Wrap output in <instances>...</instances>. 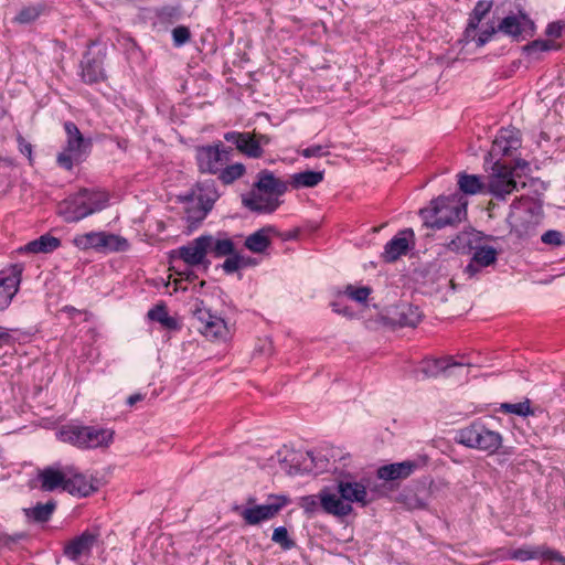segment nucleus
<instances>
[{"label": "nucleus", "instance_id": "f257e3e1", "mask_svg": "<svg viewBox=\"0 0 565 565\" xmlns=\"http://www.w3.org/2000/svg\"><path fill=\"white\" fill-rule=\"evenodd\" d=\"M427 227L441 230L461 222L467 215V200L461 194L440 196L431 202V206L420 210Z\"/></svg>", "mask_w": 565, "mask_h": 565}, {"label": "nucleus", "instance_id": "f03ea898", "mask_svg": "<svg viewBox=\"0 0 565 565\" xmlns=\"http://www.w3.org/2000/svg\"><path fill=\"white\" fill-rule=\"evenodd\" d=\"M107 203L108 194L106 192L84 189L61 202L58 213L65 222L74 223L104 210Z\"/></svg>", "mask_w": 565, "mask_h": 565}, {"label": "nucleus", "instance_id": "7ed1b4c3", "mask_svg": "<svg viewBox=\"0 0 565 565\" xmlns=\"http://www.w3.org/2000/svg\"><path fill=\"white\" fill-rule=\"evenodd\" d=\"M456 440L466 447L494 454L502 445V436L495 430H491L480 422H473L469 426L461 428Z\"/></svg>", "mask_w": 565, "mask_h": 565}, {"label": "nucleus", "instance_id": "20e7f679", "mask_svg": "<svg viewBox=\"0 0 565 565\" xmlns=\"http://www.w3.org/2000/svg\"><path fill=\"white\" fill-rule=\"evenodd\" d=\"M64 129L66 142L63 150L57 154L56 162L61 168L71 171L75 164L85 159L90 141L83 137L78 127L72 121L64 122Z\"/></svg>", "mask_w": 565, "mask_h": 565}, {"label": "nucleus", "instance_id": "39448f33", "mask_svg": "<svg viewBox=\"0 0 565 565\" xmlns=\"http://www.w3.org/2000/svg\"><path fill=\"white\" fill-rule=\"evenodd\" d=\"M511 232L520 238L531 235L539 224L537 207L530 198H521L511 205L507 218Z\"/></svg>", "mask_w": 565, "mask_h": 565}, {"label": "nucleus", "instance_id": "423d86ee", "mask_svg": "<svg viewBox=\"0 0 565 565\" xmlns=\"http://www.w3.org/2000/svg\"><path fill=\"white\" fill-rule=\"evenodd\" d=\"M525 186V182L515 179L514 170L497 161L493 172L489 175L486 184L487 192L497 199H505L507 195Z\"/></svg>", "mask_w": 565, "mask_h": 565}, {"label": "nucleus", "instance_id": "0eeeda50", "mask_svg": "<svg viewBox=\"0 0 565 565\" xmlns=\"http://www.w3.org/2000/svg\"><path fill=\"white\" fill-rule=\"evenodd\" d=\"M233 149L222 142L196 149V161L201 172L215 174L231 160Z\"/></svg>", "mask_w": 565, "mask_h": 565}, {"label": "nucleus", "instance_id": "6e6552de", "mask_svg": "<svg viewBox=\"0 0 565 565\" xmlns=\"http://www.w3.org/2000/svg\"><path fill=\"white\" fill-rule=\"evenodd\" d=\"M194 320L198 331L206 339L225 341L230 337V329L225 320L213 315L210 309L196 308Z\"/></svg>", "mask_w": 565, "mask_h": 565}, {"label": "nucleus", "instance_id": "1a4fd4ad", "mask_svg": "<svg viewBox=\"0 0 565 565\" xmlns=\"http://www.w3.org/2000/svg\"><path fill=\"white\" fill-rule=\"evenodd\" d=\"M288 502L289 500L285 495H270L267 503L242 510L241 516L246 524L256 525L275 518Z\"/></svg>", "mask_w": 565, "mask_h": 565}, {"label": "nucleus", "instance_id": "9d476101", "mask_svg": "<svg viewBox=\"0 0 565 565\" xmlns=\"http://www.w3.org/2000/svg\"><path fill=\"white\" fill-rule=\"evenodd\" d=\"M210 238H205L201 235L190 242L188 245L179 247L174 253L178 254L179 258L182 259L189 266L204 265L205 269L210 266V262L206 260L209 254V245L206 243Z\"/></svg>", "mask_w": 565, "mask_h": 565}, {"label": "nucleus", "instance_id": "9b49d317", "mask_svg": "<svg viewBox=\"0 0 565 565\" xmlns=\"http://www.w3.org/2000/svg\"><path fill=\"white\" fill-rule=\"evenodd\" d=\"M287 190L288 183L275 177V174L267 169L260 170L257 173L256 181L250 189L252 192H265L277 200H280V196H282Z\"/></svg>", "mask_w": 565, "mask_h": 565}, {"label": "nucleus", "instance_id": "f8f14e48", "mask_svg": "<svg viewBox=\"0 0 565 565\" xmlns=\"http://www.w3.org/2000/svg\"><path fill=\"white\" fill-rule=\"evenodd\" d=\"M520 146V131L513 127L502 128L492 142L489 156L492 158L508 156L511 151L519 149Z\"/></svg>", "mask_w": 565, "mask_h": 565}, {"label": "nucleus", "instance_id": "ddd939ff", "mask_svg": "<svg viewBox=\"0 0 565 565\" xmlns=\"http://www.w3.org/2000/svg\"><path fill=\"white\" fill-rule=\"evenodd\" d=\"M414 241V231L412 228H405L401 231L396 236L388 241L384 250L381 255L384 262L393 263L401 256L405 255Z\"/></svg>", "mask_w": 565, "mask_h": 565}, {"label": "nucleus", "instance_id": "4468645a", "mask_svg": "<svg viewBox=\"0 0 565 565\" xmlns=\"http://www.w3.org/2000/svg\"><path fill=\"white\" fill-rule=\"evenodd\" d=\"M388 322L398 328H414L422 320L418 307L404 302L393 307L387 313Z\"/></svg>", "mask_w": 565, "mask_h": 565}, {"label": "nucleus", "instance_id": "2eb2a0df", "mask_svg": "<svg viewBox=\"0 0 565 565\" xmlns=\"http://www.w3.org/2000/svg\"><path fill=\"white\" fill-rule=\"evenodd\" d=\"M319 502L321 509L330 515L344 518L351 514L353 508L349 502L342 499L337 492H332L330 488L324 487L319 492Z\"/></svg>", "mask_w": 565, "mask_h": 565}, {"label": "nucleus", "instance_id": "dca6fc26", "mask_svg": "<svg viewBox=\"0 0 565 565\" xmlns=\"http://www.w3.org/2000/svg\"><path fill=\"white\" fill-rule=\"evenodd\" d=\"M22 273L23 265L14 264L10 267L9 274L0 278V311L4 310L17 295Z\"/></svg>", "mask_w": 565, "mask_h": 565}, {"label": "nucleus", "instance_id": "f3484780", "mask_svg": "<svg viewBox=\"0 0 565 565\" xmlns=\"http://www.w3.org/2000/svg\"><path fill=\"white\" fill-rule=\"evenodd\" d=\"M472 250L471 259L463 269L468 278H475L482 268L493 265L498 258V252L492 246H477Z\"/></svg>", "mask_w": 565, "mask_h": 565}, {"label": "nucleus", "instance_id": "a211bd4d", "mask_svg": "<svg viewBox=\"0 0 565 565\" xmlns=\"http://www.w3.org/2000/svg\"><path fill=\"white\" fill-rule=\"evenodd\" d=\"M281 203V200H277L265 192L256 193L249 191L242 195V204L249 211L258 214H271Z\"/></svg>", "mask_w": 565, "mask_h": 565}, {"label": "nucleus", "instance_id": "6ab92c4d", "mask_svg": "<svg viewBox=\"0 0 565 565\" xmlns=\"http://www.w3.org/2000/svg\"><path fill=\"white\" fill-rule=\"evenodd\" d=\"M337 491L351 505L352 503H359L361 507H365L374 499L369 498L366 486L358 481L339 480Z\"/></svg>", "mask_w": 565, "mask_h": 565}, {"label": "nucleus", "instance_id": "aec40b11", "mask_svg": "<svg viewBox=\"0 0 565 565\" xmlns=\"http://www.w3.org/2000/svg\"><path fill=\"white\" fill-rule=\"evenodd\" d=\"M224 139L236 146L237 150L249 158H260L264 154L263 148H259L255 134L228 131Z\"/></svg>", "mask_w": 565, "mask_h": 565}, {"label": "nucleus", "instance_id": "412c9836", "mask_svg": "<svg viewBox=\"0 0 565 565\" xmlns=\"http://www.w3.org/2000/svg\"><path fill=\"white\" fill-rule=\"evenodd\" d=\"M97 540L98 533L85 531L64 546V555L72 561H77L81 556L89 555Z\"/></svg>", "mask_w": 565, "mask_h": 565}, {"label": "nucleus", "instance_id": "4be33fe9", "mask_svg": "<svg viewBox=\"0 0 565 565\" xmlns=\"http://www.w3.org/2000/svg\"><path fill=\"white\" fill-rule=\"evenodd\" d=\"M558 556V551L550 548L545 545L540 546H522L515 550H511L507 554V558L515 561H529V559H544L548 562H555Z\"/></svg>", "mask_w": 565, "mask_h": 565}, {"label": "nucleus", "instance_id": "5701e85b", "mask_svg": "<svg viewBox=\"0 0 565 565\" xmlns=\"http://www.w3.org/2000/svg\"><path fill=\"white\" fill-rule=\"evenodd\" d=\"M418 467V462L414 460L394 462L380 467L376 471V476L384 481L403 480L413 475Z\"/></svg>", "mask_w": 565, "mask_h": 565}, {"label": "nucleus", "instance_id": "b1692460", "mask_svg": "<svg viewBox=\"0 0 565 565\" xmlns=\"http://www.w3.org/2000/svg\"><path fill=\"white\" fill-rule=\"evenodd\" d=\"M67 470H70L71 473L66 477L64 491L73 495L87 497L97 490L93 481L81 473L74 466H67Z\"/></svg>", "mask_w": 565, "mask_h": 565}, {"label": "nucleus", "instance_id": "393cba45", "mask_svg": "<svg viewBox=\"0 0 565 565\" xmlns=\"http://www.w3.org/2000/svg\"><path fill=\"white\" fill-rule=\"evenodd\" d=\"M67 466L64 467H46L39 473L41 481V488L44 491H53L57 488H62L66 484V477L70 475Z\"/></svg>", "mask_w": 565, "mask_h": 565}, {"label": "nucleus", "instance_id": "a878e982", "mask_svg": "<svg viewBox=\"0 0 565 565\" xmlns=\"http://www.w3.org/2000/svg\"><path fill=\"white\" fill-rule=\"evenodd\" d=\"M82 78L85 83L94 84L105 78L103 60L98 56L84 55L82 63Z\"/></svg>", "mask_w": 565, "mask_h": 565}, {"label": "nucleus", "instance_id": "bb28decb", "mask_svg": "<svg viewBox=\"0 0 565 565\" xmlns=\"http://www.w3.org/2000/svg\"><path fill=\"white\" fill-rule=\"evenodd\" d=\"M114 439V430L96 426H85V449L108 447Z\"/></svg>", "mask_w": 565, "mask_h": 565}, {"label": "nucleus", "instance_id": "cd10ccee", "mask_svg": "<svg viewBox=\"0 0 565 565\" xmlns=\"http://www.w3.org/2000/svg\"><path fill=\"white\" fill-rule=\"evenodd\" d=\"M57 438L63 443L85 449V426L75 424L64 425L57 431Z\"/></svg>", "mask_w": 565, "mask_h": 565}, {"label": "nucleus", "instance_id": "c85d7f7f", "mask_svg": "<svg viewBox=\"0 0 565 565\" xmlns=\"http://www.w3.org/2000/svg\"><path fill=\"white\" fill-rule=\"evenodd\" d=\"M276 233L274 226H265L255 233L248 235L245 239V246L253 253H264L270 245L269 234Z\"/></svg>", "mask_w": 565, "mask_h": 565}, {"label": "nucleus", "instance_id": "c756f323", "mask_svg": "<svg viewBox=\"0 0 565 565\" xmlns=\"http://www.w3.org/2000/svg\"><path fill=\"white\" fill-rule=\"evenodd\" d=\"M523 23L533 25V22L527 19L525 13L508 15L498 24V31L512 38H519L523 32Z\"/></svg>", "mask_w": 565, "mask_h": 565}, {"label": "nucleus", "instance_id": "7c9ffc66", "mask_svg": "<svg viewBox=\"0 0 565 565\" xmlns=\"http://www.w3.org/2000/svg\"><path fill=\"white\" fill-rule=\"evenodd\" d=\"M462 363L452 361L451 358L431 359L423 362L419 372L424 377H437L439 374L447 372L454 366H462Z\"/></svg>", "mask_w": 565, "mask_h": 565}, {"label": "nucleus", "instance_id": "2f4dec72", "mask_svg": "<svg viewBox=\"0 0 565 565\" xmlns=\"http://www.w3.org/2000/svg\"><path fill=\"white\" fill-rule=\"evenodd\" d=\"M184 200L186 202L184 218L189 224V230L192 231L206 217L210 211L201 206L192 196H185Z\"/></svg>", "mask_w": 565, "mask_h": 565}, {"label": "nucleus", "instance_id": "473e14b6", "mask_svg": "<svg viewBox=\"0 0 565 565\" xmlns=\"http://www.w3.org/2000/svg\"><path fill=\"white\" fill-rule=\"evenodd\" d=\"M190 196L194 198L201 206L211 211L213 204L218 198V193L213 183L202 182L198 184L196 191H194Z\"/></svg>", "mask_w": 565, "mask_h": 565}, {"label": "nucleus", "instance_id": "72a5a7b5", "mask_svg": "<svg viewBox=\"0 0 565 565\" xmlns=\"http://www.w3.org/2000/svg\"><path fill=\"white\" fill-rule=\"evenodd\" d=\"M205 238H210L206 245H209V253L214 258H222L232 255L235 250L234 242L228 237H214L213 235H204Z\"/></svg>", "mask_w": 565, "mask_h": 565}, {"label": "nucleus", "instance_id": "f704fd0d", "mask_svg": "<svg viewBox=\"0 0 565 565\" xmlns=\"http://www.w3.org/2000/svg\"><path fill=\"white\" fill-rule=\"evenodd\" d=\"M324 178L323 171L307 170L294 173L290 177V185L295 189L313 188L322 182Z\"/></svg>", "mask_w": 565, "mask_h": 565}, {"label": "nucleus", "instance_id": "c9c22d12", "mask_svg": "<svg viewBox=\"0 0 565 565\" xmlns=\"http://www.w3.org/2000/svg\"><path fill=\"white\" fill-rule=\"evenodd\" d=\"M61 245V242L57 237H54L49 234H44L39 238L29 242L21 250L28 253H50L55 250Z\"/></svg>", "mask_w": 565, "mask_h": 565}, {"label": "nucleus", "instance_id": "e433bc0d", "mask_svg": "<svg viewBox=\"0 0 565 565\" xmlns=\"http://www.w3.org/2000/svg\"><path fill=\"white\" fill-rule=\"evenodd\" d=\"M492 8V1H479L475 6L468 25L465 31V36L467 39L473 38L472 33L477 30L479 23L483 20V18L490 12Z\"/></svg>", "mask_w": 565, "mask_h": 565}, {"label": "nucleus", "instance_id": "4c0bfd02", "mask_svg": "<svg viewBox=\"0 0 565 565\" xmlns=\"http://www.w3.org/2000/svg\"><path fill=\"white\" fill-rule=\"evenodd\" d=\"M458 185L462 193L470 195L483 192V189L486 188V184H483L480 177L467 174L465 172L458 174Z\"/></svg>", "mask_w": 565, "mask_h": 565}, {"label": "nucleus", "instance_id": "58836bf2", "mask_svg": "<svg viewBox=\"0 0 565 565\" xmlns=\"http://www.w3.org/2000/svg\"><path fill=\"white\" fill-rule=\"evenodd\" d=\"M128 248L129 243L125 237L103 232L99 252H125Z\"/></svg>", "mask_w": 565, "mask_h": 565}, {"label": "nucleus", "instance_id": "ea45409f", "mask_svg": "<svg viewBox=\"0 0 565 565\" xmlns=\"http://www.w3.org/2000/svg\"><path fill=\"white\" fill-rule=\"evenodd\" d=\"M147 316L150 320L161 323L164 328L169 330H174L178 328L177 320L169 316L163 305L154 306L148 311Z\"/></svg>", "mask_w": 565, "mask_h": 565}, {"label": "nucleus", "instance_id": "a19ab883", "mask_svg": "<svg viewBox=\"0 0 565 565\" xmlns=\"http://www.w3.org/2000/svg\"><path fill=\"white\" fill-rule=\"evenodd\" d=\"M56 508V503L54 501H49L46 503H38L32 509H26L25 514L28 518H31L35 522H46L50 520Z\"/></svg>", "mask_w": 565, "mask_h": 565}, {"label": "nucleus", "instance_id": "79ce46f5", "mask_svg": "<svg viewBox=\"0 0 565 565\" xmlns=\"http://www.w3.org/2000/svg\"><path fill=\"white\" fill-rule=\"evenodd\" d=\"M103 232H89L85 234L76 235L73 238V243L79 249L94 248L99 250Z\"/></svg>", "mask_w": 565, "mask_h": 565}, {"label": "nucleus", "instance_id": "37998d69", "mask_svg": "<svg viewBox=\"0 0 565 565\" xmlns=\"http://www.w3.org/2000/svg\"><path fill=\"white\" fill-rule=\"evenodd\" d=\"M220 172V180L224 184H231L245 173V166L243 163H234L223 167Z\"/></svg>", "mask_w": 565, "mask_h": 565}, {"label": "nucleus", "instance_id": "c03bdc74", "mask_svg": "<svg viewBox=\"0 0 565 565\" xmlns=\"http://www.w3.org/2000/svg\"><path fill=\"white\" fill-rule=\"evenodd\" d=\"M371 292H372V289L367 286L356 287L353 285H348L345 287V289L343 290L344 296H347L349 299H351L358 303L366 302Z\"/></svg>", "mask_w": 565, "mask_h": 565}, {"label": "nucleus", "instance_id": "a18cd8bd", "mask_svg": "<svg viewBox=\"0 0 565 565\" xmlns=\"http://www.w3.org/2000/svg\"><path fill=\"white\" fill-rule=\"evenodd\" d=\"M271 540L276 544L280 545L284 551L291 550L296 546L295 541L289 537L288 531L285 526L276 527L273 532Z\"/></svg>", "mask_w": 565, "mask_h": 565}, {"label": "nucleus", "instance_id": "49530a36", "mask_svg": "<svg viewBox=\"0 0 565 565\" xmlns=\"http://www.w3.org/2000/svg\"><path fill=\"white\" fill-rule=\"evenodd\" d=\"M227 258L224 260L222 268L226 274H233L238 270L241 267L247 265L245 258L242 257L237 252H234L232 255L226 256Z\"/></svg>", "mask_w": 565, "mask_h": 565}, {"label": "nucleus", "instance_id": "de8ad7c7", "mask_svg": "<svg viewBox=\"0 0 565 565\" xmlns=\"http://www.w3.org/2000/svg\"><path fill=\"white\" fill-rule=\"evenodd\" d=\"M157 17L161 22L173 23L180 19L181 11L179 7L164 6L158 10Z\"/></svg>", "mask_w": 565, "mask_h": 565}, {"label": "nucleus", "instance_id": "09e8293b", "mask_svg": "<svg viewBox=\"0 0 565 565\" xmlns=\"http://www.w3.org/2000/svg\"><path fill=\"white\" fill-rule=\"evenodd\" d=\"M40 17V10L36 7H25L19 11L14 21L20 24H28L35 21Z\"/></svg>", "mask_w": 565, "mask_h": 565}, {"label": "nucleus", "instance_id": "8fccbe9b", "mask_svg": "<svg viewBox=\"0 0 565 565\" xmlns=\"http://www.w3.org/2000/svg\"><path fill=\"white\" fill-rule=\"evenodd\" d=\"M556 49H558V45H556L552 41L546 40H535L525 46V51L527 52L529 55H533L537 52H546Z\"/></svg>", "mask_w": 565, "mask_h": 565}, {"label": "nucleus", "instance_id": "3c124183", "mask_svg": "<svg viewBox=\"0 0 565 565\" xmlns=\"http://www.w3.org/2000/svg\"><path fill=\"white\" fill-rule=\"evenodd\" d=\"M542 243L558 247L565 244V235L556 230H548L541 236Z\"/></svg>", "mask_w": 565, "mask_h": 565}, {"label": "nucleus", "instance_id": "603ef678", "mask_svg": "<svg viewBox=\"0 0 565 565\" xmlns=\"http://www.w3.org/2000/svg\"><path fill=\"white\" fill-rule=\"evenodd\" d=\"M190 38H191L190 30H189V28H186L184 25L175 26L172 30V40H173L174 46H177V47L184 45L186 42L190 41Z\"/></svg>", "mask_w": 565, "mask_h": 565}, {"label": "nucleus", "instance_id": "864d4df0", "mask_svg": "<svg viewBox=\"0 0 565 565\" xmlns=\"http://www.w3.org/2000/svg\"><path fill=\"white\" fill-rule=\"evenodd\" d=\"M502 407L508 413L520 415V416H526L532 413L529 402L515 403V404H503Z\"/></svg>", "mask_w": 565, "mask_h": 565}, {"label": "nucleus", "instance_id": "5fc2aeb1", "mask_svg": "<svg viewBox=\"0 0 565 565\" xmlns=\"http://www.w3.org/2000/svg\"><path fill=\"white\" fill-rule=\"evenodd\" d=\"M319 494L318 495H305L300 498L299 505L307 513H313L318 509L319 504Z\"/></svg>", "mask_w": 565, "mask_h": 565}, {"label": "nucleus", "instance_id": "6e6d98bb", "mask_svg": "<svg viewBox=\"0 0 565 565\" xmlns=\"http://www.w3.org/2000/svg\"><path fill=\"white\" fill-rule=\"evenodd\" d=\"M301 156L305 158H320L323 156L329 154V151L327 150V147L321 145H313L308 148H305L300 151Z\"/></svg>", "mask_w": 565, "mask_h": 565}, {"label": "nucleus", "instance_id": "4d7b16f0", "mask_svg": "<svg viewBox=\"0 0 565 565\" xmlns=\"http://www.w3.org/2000/svg\"><path fill=\"white\" fill-rule=\"evenodd\" d=\"M498 31V26L489 25L484 30H482L479 34V36L476 39L477 46H483L486 43L490 41L493 34H495Z\"/></svg>", "mask_w": 565, "mask_h": 565}, {"label": "nucleus", "instance_id": "13d9d810", "mask_svg": "<svg viewBox=\"0 0 565 565\" xmlns=\"http://www.w3.org/2000/svg\"><path fill=\"white\" fill-rule=\"evenodd\" d=\"M17 140L20 152L26 156L29 161L32 162V145L28 142L21 135L18 136Z\"/></svg>", "mask_w": 565, "mask_h": 565}, {"label": "nucleus", "instance_id": "bf43d9fd", "mask_svg": "<svg viewBox=\"0 0 565 565\" xmlns=\"http://www.w3.org/2000/svg\"><path fill=\"white\" fill-rule=\"evenodd\" d=\"M546 34L551 38H561L563 34V24L559 22H552L546 28Z\"/></svg>", "mask_w": 565, "mask_h": 565}, {"label": "nucleus", "instance_id": "052dcab7", "mask_svg": "<svg viewBox=\"0 0 565 565\" xmlns=\"http://www.w3.org/2000/svg\"><path fill=\"white\" fill-rule=\"evenodd\" d=\"M13 341L12 335L10 334V331L0 326V347L9 345Z\"/></svg>", "mask_w": 565, "mask_h": 565}, {"label": "nucleus", "instance_id": "680f3d73", "mask_svg": "<svg viewBox=\"0 0 565 565\" xmlns=\"http://www.w3.org/2000/svg\"><path fill=\"white\" fill-rule=\"evenodd\" d=\"M465 242H468V235L461 234L456 239L451 241L450 247L452 249H461Z\"/></svg>", "mask_w": 565, "mask_h": 565}, {"label": "nucleus", "instance_id": "e2e57ef3", "mask_svg": "<svg viewBox=\"0 0 565 565\" xmlns=\"http://www.w3.org/2000/svg\"><path fill=\"white\" fill-rule=\"evenodd\" d=\"M255 138L259 148H263L264 146H267L270 142V138L267 135L255 134Z\"/></svg>", "mask_w": 565, "mask_h": 565}, {"label": "nucleus", "instance_id": "0e129e2a", "mask_svg": "<svg viewBox=\"0 0 565 565\" xmlns=\"http://www.w3.org/2000/svg\"><path fill=\"white\" fill-rule=\"evenodd\" d=\"M332 309L334 312L337 313H341V315H344V316H352V312L348 310V308H342L340 306V302L339 301H334L332 302Z\"/></svg>", "mask_w": 565, "mask_h": 565}, {"label": "nucleus", "instance_id": "69168bd1", "mask_svg": "<svg viewBox=\"0 0 565 565\" xmlns=\"http://www.w3.org/2000/svg\"><path fill=\"white\" fill-rule=\"evenodd\" d=\"M143 395L140 394V393H136V394H132L130 395L128 398H127V404L129 406H134L137 402H140L143 399Z\"/></svg>", "mask_w": 565, "mask_h": 565}, {"label": "nucleus", "instance_id": "338daca9", "mask_svg": "<svg viewBox=\"0 0 565 565\" xmlns=\"http://www.w3.org/2000/svg\"><path fill=\"white\" fill-rule=\"evenodd\" d=\"M527 168H529V163H527L526 161H524V160H518V161H516L515 167H514V168H511V169H512V170H514L515 179H516V178L519 177V174H518V172H516V171H518V170H522V171H523V170H525V169H527Z\"/></svg>", "mask_w": 565, "mask_h": 565}, {"label": "nucleus", "instance_id": "774afa93", "mask_svg": "<svg viewBox=\"0 0 565 565\" xmlns=\"http://www.w3.org/2000/svg\"><path fill=\"white\" fill-rule=\"evenodd\" d=\"M409 508L411 509H424L425 508V503L422 500H419L418 498H415L414 502H412L409 504Z\"/></svg>", "mask_w": 565, "mask_h": 565}]
</instances>
